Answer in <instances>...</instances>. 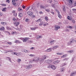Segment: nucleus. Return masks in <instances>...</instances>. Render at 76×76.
<instances>
[{"label": "nucleus", "mask_w": 76, "mask_h": 76, "mask_svg": "<svg viewBox=\"0 0 76 76\" xmlns=\"http://www.w3.org/2000/svg\"><path fill=\"white\" fill-rule=\"evenodd\" d=\"M29 38H28L27 37H25V38H19V39H21V40H22L23 42H26V41Z\"/></svg>", "instance_id": "1"}, {"label": "nucleus", "mask_w": 76, "mask_h": 76, "mask_svg": "<svg viewBox=\"0 0 76 76\" xmlns=\"http://www.w3.org/2000/svg\"><path fill=\"white\" fill-rule=\"evenodd\" d=\"M50 67H51L52 69H53L54 70L56 69V67L53 65H50L48 67V68H50Z\"/></svg>", "instance_id": "2"}, {"label": "nucleus", "mask_w": 76, "mask_h": 76, "mask_svg": "<svg viewBox=\"0 0 76 76\" xmlns=\"http://www.w3.org/2000/svg\"><path fill=\"white\" fill-rule=\"evenodd\" d=\"M25 67L26 69H31L32 67V65H29L28 66H25Z\"/></svg>", "instance_id": "3"}, {"label": "nucleus", "mask_w": 76, "mask_h": 76, "mask_svg": "<svg viewBox=\"0 0 76 76\" xmlns=\"http://www.w3.org/2000/svg\"><path fill=\"white\" fill-rule=\"evenodd\" d=\"M76 75V71H73V72H71L70 74V76H73Z\"/></svg>", "instance_id": "4"}, {"label": "nucleus", "mask_w": 76, "mask_h": 76, "mask_svg": "<svg viewBox=\"0 0 76 76\" xmlns=\"http://www.w3.org/2000/svg\"><path fill=\"white\" fill-rule=\"evenodd\" d=\"M46 62L47 63H48V64H51V63H52V61L50 60H46Z\"/></svg>", "instance_id": "5"}, {"label": "nucleus", "mask_w": 76, "mask_h": 76, "mask_svg": "<svg viewBox=\"0 0 76 76\" xmlns=\"http://www.w3.org/2000/svg\"><path fill=\"white\" fill-rule=\"evenodd\" d=\"M50 40V41H50L49 42L50 43V44H54V42H56V41L55 40H52L51 39H49V40Z\"/></svg>", "instance_id": "6"}, {"label": "nucleus", "mask_w": 76, "mask_h": 76, "mask_svg": "<svg viewBox=\"0 0 76 76\" xmlns=\"http://www.w3.org/2000/svg\"><path fill=\"white\" fill-rule=\"evenodd\" d=\"M27 14L29 16H31L33 15V13L29 11L28 12Z\"/></svg>", "instance_id": "7"}, {"label": "nucleus", "mask_w": 76, "mask_h": 76, "mask_svg": "<svg viewBox=\"0 0 76 76\" xmlns=\"http://www.w3.org/2000/svg\"><path fill=\"white\" fill-rule=\"evenodd\" d=\"M16 1H15L14 2V1H13V0H12V3L13 5L14 6H17V4H16Z\"/></svg>", "instance_id": "8"}, {"label": "nucleus", "mask_w": 76, "mask_h": 76, "mask_svg": "<svg viewBox=\"0 0 76 76\" xmlns=\"http://www.w3.org/2000/svg\"><path fill=\"white\" fill-rule=\"evenodd\" d=\"M55 30L56 31H57L58 29H59V28H60V27L59 26H55Z\"/></svg>", "instance_id": "9"}, {"label": "nucleus", "mask_w": 76, "mask_h": 76, "mask_svg": "<svg viewBox=\"0 0 76 76\" xmlns=\"http://www.w3.org/2000/svg\"><path fill=\"white\" fill-rule=\"evenodd\" d=\"M33 61H34L35 62H37V61H39V58H36L34 59H33Z\"/></svg>", "instance_id": "10"}, {"label": "nucleus", "mask_w": 76, "mask_h": 76, "mask_svg": "<svg viewBox=\"0 0 76 76\" xmlns=\"http://www.w3.org/2000/svg\"><path fill=\"white\" fill-rule=\"evenodd\" d=\"M20 23L16 22L14 23V25H15V26H18L19 25Z\"/></svg>", "instance_id": "11"}, {"label": "nucleus", "mask_w": 76, "mask_h": 76, "mask_svg": "<svg viewBox=\"0 0 76 76\" xmlns=\"http://www.w3.org/2000/svg\"><path fill=\"white\" fill-rule=\"evenodd\" d=\"M1 23L2 24V25H7V23L6 22H1Z\"/></svg>", "instance_id": "12"}, {"label": "nucleus", "mask_w": 76, "mask_h": 76, "mask_svg": "<svg viewBox=\"0 0 76 76\" xmlns=\"http://www.w3.org/2000/svg\"><path fill=\"white\" fill-rule=\"evenodd\" d=\"M5 28H4V27L3 26L1 27L0 28V30L1 31H4Z\"/></svg>", "instance_id": "13"}, {"label": "nucleus", "mask_w": 76, "mask_h": 76, "mask_svg": "<svg viewBox=\"0 0 76 76\" xmlns=\"http://www.w3.org/2000/svg\"><path fill=\"white\" fill-rule=\"evenodd\" d=\"M36 9L35 6L33 5L31 8V9L30 10H32V9L33 10H35Z\"/></svg>", "instance_id": "14"}, {"label": "nucleus", "mask_w": 76, "mask_h": 76, "mask_svg": "<svg viewBox=\"0 0 76 76\" xmlns=\"http://www.w3.org/2000/svg\"><path fill=\"white\" fill-rule=\"evenodd\" d=\"M47 57V56H44L42 57V60H45V59Z\"/></svg>", "instance_id": "15"}, {"label": "nucleus", "mask_w": 76, "mask_h": 76, "mask_svg": "<svg viewBox=\"0 0 76 76\" xmlns=\"http://www.w3.org/2000/svg\"><path fill=\"white\" fill-rule=\"evenodd\" d=\"M43 25L44 26H45L46 25H48V24L47 23L44 22H43Z\"/></svg>", "instance_id": "16"}, {"label": "nucleus", "mask_w": 76, "mask_h": 76, "mask_svg": "<svg viewBox=\"0 0 76 76\" xmlns=\"http://www.w3.org/2000/svg\"><path fill=\"white\" fill-rule=\"evenodd\" d=\"M70 4H72V0H66Z\"/></svg>", "instance_id": "17"}, {"label": "nucleus", "mask_w": 76, "mask_h": 76, "mask_svg": "<svg viewBox=\"0 0 76 76\" xmlns=\"http://www.w3.org/2000/svg\"><path fill=\"white\" fill-rule=\"evenodd\" d=\"M60 61H55L54 62V63L55 64H57V63H60Z\"/></svg>", "instance_id": "18"}, {"label": "nucleus", "mask_w": 76, "mask_h": 76, "mask_svg": "<svg viewBox=\"0 0 76 76\" xmlns=\"http://www.w3.org/2000/svg\"><path fill=\"white\" fill-rule=\"evenodd\" d=\"M22 16H23V15H22V13H20L18 14V17H20V18L22 17Z\"/></svg>", "instance_id": "19"}, {"label": "nucleus", "mask_w": 76, "mask_h": 76, "mask_svg": "<svg viewBox=\"0 0 76 76\" xmlns=\"http://www.w3.org/2000/svg\"><path fill=\"white\" fill-rule=\"evenodd\" d=\"M38 28L37 27H35L34 28H31V30L33 31H35V29H37Z\"/></svg>", "instance_id": "20"}, {"label": "nucleus", "mask_w": 76, "mask_h": 76, "mask_svg": "<svg viewBox=\"0 0 76 76\" xmlns=\"http://www.w3.org/2000/svg\"><path fill=\"white\" fill-rule=\"evenodd\" d=\"M15 43H18L19 44V43H20L21 42H19V41L18 40H16L15 42H14Z\"/></svg>", "instance_id": "21"}, {"label": "nucleus", "mask_w": 76, "mask_h": 76, "mask_svg": "<svg viewBox=\"0 0 76 76\" xmlns=\"http://www.w3.org/2000/svg\"><path fill=\"white\" fill-rule=\"evenodd\" d=\"M43 23H44V22H40V23L39 24V26H42V25H43Z\"/></svg>", "instance_id": "22"}, {"label": "nucleus", "mask_w": 76, "mask_h": 76, "mask_svg": "<svg viewBox=\"0 0 76 76\" xmlns=\"http://www.w3.org/2000/svg\"><path fill=\"white\" fill-rule=\"evenodd\" d=\"M18 10L19 12H23V10L20 9V8H19L18 9Z\"/></svg>", "instance_id": "23"}, {"label": "nucleus", "mask_w": 76, "mask_h": 76, "mask_svg": "<svg viewBox=\"0 0 76 76\" xmlns=\"http://www.w3.org/2000/svg\"><path fill=\"white\" fill-rule=\"evenodd\" d=\"M58 16L59 18H61V15H60V12H58Z\"/></svg>", "instance_id": "24"}, {"label": "nucleus", "mask_w": 76, "mask_h": 76, "mask_svg": "<svg viewBox=\"0 0 76 76\" xmlns=\"http://www.w3.org/2000/svg\"><path fill=\"white\" fill-rule=\"evenodd\" d=\"M6 9H7L6 7L3 8V9H2V11L3 12H5V11L6 10Z\"/></svg>", "instance_id": "25"}, {"label": "nucleus", "mask_w": 76, "mask_h": 76, "mask_svg": "<svg viewBox=\"0 0 76 76\" xmlns=\"http://www.w3.org/2000/svg\"><path fill=\"white\" fill-rule=\"evenodd\" d=\"M67 19L68 20H71L72 19V18H71L69 16H68L67 17Z\"/></svg>", "instance_id": "26"}, {"label": "nucleus", "mask_w": 76, "mask_h": 76, "mask_svg": "<svg viewBox=\"0 0 76 76\" xmlns=\"http://www.w3.org/2000/svg\"><path fill=\"white\" fill-rule=\"evenodd\" d=\"M66 54L63 55L62 56H61V58H65L67 57Z\"/></svg>", "instance_id": "27"}, {"label": "nucleus", "mask_w": 76, "mask_h": 76, "mask_svg": "<svg viewBox=\"0 0 76 76\" xmlns=\"http://www.w3.org/2000/svg\"><path fill=\"white\" fill-rule=\"evenodd\" d=\"M69 60V58H66L63 59V61H66L67 60Z\"/></svg>", "instance_id": "28"}, {"label": "nucleus", "mask_w": 76, "mask_h": 76, "mask_svg": "<svg viewBox=\"0 0 76 76\" xmlns=\"http://www.w3.org/2000/svg\"><path fill=\"white\" fill-rule=\"evenodd\" d=\"M69 42L70 44H72V43H73V39H71Z\"/></svg>", "instance_id": "29"}, {"label": "nucleus", "mask_w": 76, "mask_h": 76, "mask_svg": "<svg viewBox=\"0 0 76 76\" xmlns=\"http://www.w3.org/2000/svg\"><path fill=\"white\" fill-rule=\"evenodd\" d=\"M6 28L7 29H8V30H12V28H11L9 27L8 26H7L6 27Z\"/></svg>", "instance_id": "30"}, {"label": "nucleus", "mask_w": 76, "mask_h": 76, "mask_svg": "<svg viewBox=\"0 0 76 76\" xmlns=\"http://www.w3.org/2000/svg\"><path fill=\"white\" fill-rule=\"evenodd\" d=\"M41 19H39L37 20L36 21V22H41Z\"/></svg>", "instance_id": "31"}, {"label": "nucleus", "mask_w": 76, "mask_h": 76, "mask_svg": "<svg viewBox=\"0 0 76 76\" xmlns=\"http://www.w3.org/2000/svg\"><path fill=\"white\" fill-rule=\"evenodd\" d=\"M66 64H67L65 63H63L61 65V66H66Z\"/></svg>", "instance_id": "32"}, {"label": "nucleus", "mask_w": 76, "mask_h": 76, "mask_svg": "<svg viewBox=\"0 0 76 76\" xmlns=\"http://www.w3.org/2000/svg\"><path fill=\"white\" fill-rule=\"evenodd\" d=\"M37 38H42V36H39V35H38V36H37Z\"/></svg>", "instance_id": "33"}, {"label": "nucleus", "mask_w": 76, "mask_h": 76, "mask_svg": "<svg viewBox=\"0 0 76 76\" xmlns=\"http://www.w3.org/2000/svg\"><path fill=\"white\" fill-rule=\"evenodd\" d=\"M31 18H33V19H35V15H33L31 16Z\"/></svg>", "instance_id": "34"}, {"label": "nucleus", "mask_w": 76, "mask_h": 76, "mask_svg": "<svg viewBox=\"0 0 76 76\" xmlns=\"http://www.w3.org/2000/svg\"><path fill=\"white\" fill-rule=\"evenodd\" d=\"M48 18L47 17H45V19L47 22H48Z\"/></svg>", "instance_id": "35"}, {"label": "nucleus", "mask_w": 76, "mask_h": 76, "mask_svg": "<svg viewBox=\"0 0 76 76\" xmlns=\"http://www.w3.org/2000/svg\"><path fill=\"white\" fill-rule=\"evenodd\" d=\"M54 48L56 49V48H58V46H55L53 47Z\"/></svg>", "instance_id": "36"}, {"label": "nucleus", "mask_w": 76, "mask_h": 76, "mask_svg": "<svg viewBox=\"0 0 76 76\" xmlns=\"http://www.w3.org/2000/svg\"><path fill=\"white\" fill-rule=\"evenodd\" d=\"M7 44H8L9 45H12V42H7Z\"/></svg>", "instance_id": "37"}, {"label": "nucleus", "mask_w": 76, "mask_h": 76, "mask_svg": "<svg viewBox=\"0 0 76 76\" xmlns=\"http://www.w3.org/2000/svg\"><path fill=\"white\" fill-rule=\"evenodd\" d=\"M20 55H21V54H20V53H16V56H20Z\"/></svg>", "instance_id": "38"}, {"label": "nucleus", "mask_w": 76, "mask_h": 76, "mask_svg": "<svg viewBox=\"0 0 76 76\" xmlns=\"http://www.w3.org/2000/svg\"><path fill=\"white\" fill-rule=\"evenodd\" d=\"M13 50H8L7 52H5V53H8V52H13Z\"/></svg>", "instance_id": "39"}, {"label": "nucleus", "mask_w": 76, "mask_h": 76, "mask_svg": "<svg viewBox=\"0 0 76 76\" xmlns=\"http://www.w3.org/2000/svg\"><path fill=\"white\" fill-rule=\"evenodd\" d=\"M63 8L64 11V12H65V11H66V8H65L64 6H63Z\"/></svg>", "instance_id": "40"}, {"label": "nucleus", "mask_w": 76, "mask_h": 76, "mask_svg": "<svg viewBox=\"0 0 76 76\" xmlns=\"http://www.w3.org/2000/svg\"><path fill=\"white\" fill-rule=\"evenodd\" d=\"M51 48H49L47 50V52H49V51H51Z\"/></svg>", "instance_id": "41"}, {"label": "nucleus", "mask_w": 76, "mask_h": 76, "mask_svg": "<svg viewBox=\"0 0 76 76\" xmlns=\"http://www.w3.org/2000/svg\"><path fill=\"white\" fill-rule=\"evenodd\" d=\"M20 61H21V59H17V61L18 62V63H19V62H20Z\"/></svg>", "instance_id": "42"}, {"label": "nucleus", "mask_w": 76, "mask_h": 76, "mask_svg": "<svg viewBox=\"0 0 76 76\" xmlns=\"http://www.w3.org/2000/svg\"><path fill=\"white\" fill-rule=\"evenodd\" d=\"M24 52L27 53H28V50H24Z\"/></svg>", "instance_id": "43"}, {"label": "nucleus", "mask_w": 76, "mask_h": 76, "mask_svg": "<svg viewBox=\"0 0 76 76\" xmlns=\"http://www.w3.org/2000/svg\"><path fill=\"white\" fill-rule=\"evenodd\" d=\"M42 60H43L42 59V58H39V61H42Z\"/></svg>", "instance_id": "44"}, {"label": "nucleus", "mask_w": 76, "mask_h": 76, "mask_svg": "<svg viewBox=\"0 0 76 76\" xmlns=\"http://www.w3.org/2000/svg\"><path fill=\"white\" fill-rule=\"evenodd\" d=\"M40 7L41 8H42V9H44V8H45V7L42 5L40 6Z\"/></svg>", "instance_id": "45"}, {"label": "nucleus", "mask_w": 76, "mask_h": 76, "mask_svg": "<svg viewBox=\"0 0 76 76\" xmlns=\"http://www.w3.org/2000/svg\"><path fill=\"white\" fill-rule=\"evenodd\" d=\"M26 22H29V19L28 18H26L25 20Z\"/></svg>", "instance_id": "46"}, {"label": "nucleus", "mask_w": 76, "mask_h": 76, "mask_svg": "<svg viewBox=\"0 0 76 76\" xmlns=\"http://www.w3.org/2000/svg\"><path fill=\"white\" fill-rule=\"evenodd\" d=\"M64 69H63V68L61 69V71L62 72H64Z\"/></svg>", "instance_id": "47"}, {"label": "nucleus", "mask_w": 76, "mask_h": 76, "mask_svg": "<svg viewBox=\"0 0 76 76\" xmlns=\"http://www.w3.org/2000/svg\"><path fill=\"white\" fill-rule=\"evenodd\" d=\"M57 55H62V53H57Z\"/></svg>", "instance_id": "48"}, {"label": "nucleus", "mask_w": 76, "mask_h": 76, "mask_svg": "<svg viewBox=\"0 0 76 76\" xmlns=\"http://www.w3.org/2000/svg\"><path fill=\"white\" fill-rule=\"evenodd\" d=\"M12 54L13 55H16V53L15 52H12Z\"/></svg>", "instance_id": "49"}, {"label": "nucleus", "mask_w": 76, "mask_h": 76, "mask_svg": "<svg viewBox=\"0 0 76 76\" xmlns=\"http://www.w3.org/2000/svg\"><path fill=\"white\" fill-rule=\"evenodd\" d=\"M74 6L75 7L76 6V1L74 2Z\"/></svg>", "instance_id": "50"}, {"label": "nucleus", "mask_w": 76, "mask_h": 76, "mask_svg": "<svg viewBox=\"0 0 76 76\" xmlns=\"http://www.w3.org/2000/svg\"><path fill=\"white\" fill-rule=\"evenodd\" d=\"M45 11H46V12H50V10H48L47 9H46L45 10Z\"/></svg>", "instance_id": "51"}, {"label": "nucleus", "mask_w": 76, "mask_h": 76, "mask_svg": "<svg viewBox=\"0 0 76 76\" xmlns=\"http://www.w3.org/2000/svg\"><path fill=\"white\" fill-rule=\"evenodd\" d=\"M68 52L69 53H73V50H69L68 51Z\"/></svg>", "instance_id": "52"}, {"label": "nucleus", "mask_w": 76, "mask_h": 76, "mask_svg": "<svg viewBox=\"0 0 76 76\" xmlns=\"http://www.w3.org/2000/svg\"><path fill=\"white\" fill-rule=\"evenodd\" d=\"M30 57H34V55L32 54H30L29 55Z\"/></svg>", "instance_id": "53"}, {"label": "nucleus", "mask_w": 76, "mask_h": 76, "mask_svg": "<svg viewBox=\"0 0 76 76\" xmlns=\"http://www.w3.org/2000/svg\"><path fill=\"white\" fill-rule=\"evenodd\" d=\"M0 38H3V37H4V36L3 35H0Z\"/></svg>", "instance_id": "54"}, {"label": "nucleus", "mask_w": 76, "mask_h": 76, "mask_svg": "<svg viewBox=\"0 0 76 76\" xmlns=\"http://www.w3.org/2000/svg\"><path fill=\"white\" fill-rule=\"evenodd\" d=\"M1 6H6V4H1Z\"/></svg>", "instance_id": "55"}, {"label": "nucleus", "mask_w": 76, "mask_h": 76, "mask_svg": "<svg viewBox=\"0 0 76 76\" xmlns=\"http://www.w3.org/2000/svg\"><path fill=\"white\" fill-rule=\"evenodd\" d=\"M26 7V6H24V5H23L22 6V8H23V9H25V7Z\"/></svg>", "instance_id": "56"}, {"label": "nucleus", "mask_w": 76, "mask_h": 76, "mask_svg": "<svg viewBox=\"0 0 76 76\" xmlns=\"http://www.w3.org/2000/svg\"><path fill=\"white\" fill-rule=\"evenodd\" d=\"M13 15L14 16L16 17V16H17V14L15 13Z\"/></svg>", "instance_id": "57"}, {"label": "nucleus", "mask_w": 76, "mask_h": 76, "mask_svg": "<svg viewBox=\"0 0 76 76\" xmlns=\"http://www.w3.org/2000/svg\"><path fill=\"white\" fill-rule=\"evenodd\" d=\"M12 13L15 14V13H16V11L13 10L12 11Z\"/></svg>", "instance_id": "58"}, {"label": "nucleus", "mask_w": 76, "mask_h": 76, "mask_svg": "<svg viewBox=\"0 0 76 76\" xmlns=\"http://www.w3.org/2000/svg\"><path fill=\"white\" fill-rule=\"evenodd\" d=\"M72 23H75V20H72Z\"/></svg>", "instance_id": "59"}, {"label": "nucleus", "mask_w": 76, "mask_h": 76, "mask_svg": "<svg viewBox=\"0 0 76 76\" xmlns=\"http://www.w3.org/2000/svg\"><path fill=\"white\" fill-rule=\"evenodd\" d=\"M15 29H16V30H17V31H20V29L18 28H15Z\"/></svg>", "instance_id": "60"}, {"label": "nucleus", "mask_w": 76, "mask_h": 76, "mask_svg": "<svg viewBox=\"0 0 76 76\" xmlns=\"http://www.w3.org/2000/svg\"><path fill=\"white\" fill-rule=\"evenodd\" d=\"M29 8H30V7H28L27 8H26V10H29Z\"/></svg>", "instance_id": "61"}, {"label": "nucleus", "mask_w": 76, "mask_h": 76, "mask_svg": "<svg viewBox=\"0 0 76 76\" xmlns=\"http://www.w3.org/2000/svg\"><path fill=\"white\" fill-rule=\"evenodd\" d=\"M39 14H43V12H39Z\"/></svg>", "instance_id": "62"}, {"label": "nucleus", "mask_w": 76, "mask_h": 76, "mask_svg": "<svg viewBox=\"0 0 76 76\" xmlns=\"http://www.w3.org/2000/svg\"><path fill=\"white\" fill-rule=\"evenodd\" d=\"M3 13H0V16H2L3 15Z\"/></svg>", "instance_id": "63"}, {"label": "nucleus", "mask_w": 76, "mask_h": 76, "mask_svg": "<svg viewBox=\"0 0 76 76\" xmlns=\"http://www.w3.org/2000/svg\"><path fill=\"white\" fill-rule=\"evenodd\" d=\"M52 7H55V4H53L52 5Z\"/></svg>", "instance_id": "64"}]
</instances>
